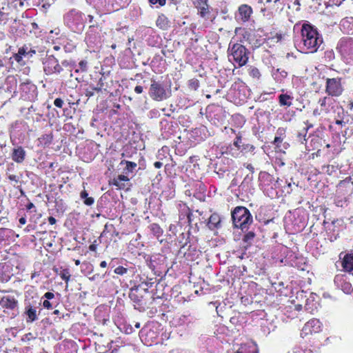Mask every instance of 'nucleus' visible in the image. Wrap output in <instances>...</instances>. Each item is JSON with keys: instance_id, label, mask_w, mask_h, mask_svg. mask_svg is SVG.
I'll use <instances>...</instances> for the list:
<instances>
[{"instance_id": "nucleus-1", "label": "nucleus", "mask_w": 353, "mask_h": 353, "mask_svg": "<svg viewBox=\"0 0 353 353\" xmlns=\"http://www.w3.org/2000/svg\"><path fill=\"white\" fill-rule=\"evenodd\" d=\"M302 49L308 52H316L323 43V39L316 29L310 24L304 23L301 28Z\"/></svg>"}, {"instance_id": "nucleus-2", "label": "nucleus", "mask_w": 353, "mask_h": 353, "mask_svg": "<svg viewBox=\"0 0 353 353\" xmlns=\"http://www.w3.org/2000/svg\"><path fill=\"white\" fill-rule=\"evenodd\" d=\"M232 218L234 226L242 230L252 222V216L245 207H236L232 213Z\"/></svg>"}, {"instance_id": "nucleus-3", "label": "nucleus", "mask_w": 353, "mask_h": 353, "mask_svg": "<svg viewBox=\"0 0 353 353\" xmlns=\"http://www.w3.org/2000/svg\"><path fill=\"white\" fill-rule=\"evenodd\" d=\"M230 59L241 67L246 64L248 60L246 48L241 44L235 43L230 49Z\"/></svg>"}, {"instance_id": "nucleus-4", "label": "nucleus", "mask_w": 353, "mask_h": 353, "mask_svg": "<svg viewBox=\"0 0 353 353\" xmlns=\"http://www.w3.org/2000/svg\"><path fill=\"white\" fill-rule=\"evenodd\" d=\"M340 78L327 79L326 81V92L332 97L340 96L343 92Z\"/></svg>"}, {"instance_id": "nucleus-5", "label": "nucleus", "mask_w": 353, "mask_h": 353, "mask_svg": "<svg viewBox=\"0 0 353 353\" xmlns=\"http://www.w3.org/2000/svg\"><path fill=\"white\" fill-rule=\"evenodd\" d=\"M35 54V50L31 49L27 46H24L19 49L18 52L14 54V57L17 62L21 65H24L25 62L23 61V57L29 59L32 57Z\"/></svg>"}, {"instance_id": "nucleus-6", "label": "nucleus", "mask_w": 353, "mask_h": 353, "mask_svg": "<svg viewBox=\"0 0 353 353\" xmlns=\"http://www.w3.org/2000/svg\"><path fill=\"white\" fill-rule=\"evenodd\" d=\"M150 93L151 97L155 100L161 101L166 97L165 89L161 84L153 81L150 85Z\"/></svg>"}, {"instance_id": "nucleus-7", "label": "nucleus", "mask_w": 353, "mask_h": 353, "mask_svg": "<svg viewBox=\"0 0 353 353\" xmlns=\"http://www.w3.org/2000/svg\"><path fill=\"white\" fill-rule=\"evenodd\" d=\"M321 323L319 320L314 319L309 321L302 330V334H307L310 333H317L320 332Z\"/></svg>"}, {"instance_id": "nucleus-8", "label": "nucleus", "mask_w": 353, "mask_h": 353, "mask_svg": "<svg viewBox=\"0 0 353 353\" xmlns=\"http://www.w3.org/2000/svg\"><path fill=\"white\" fill-rule=\"evenodd\" d=\"M335 283L341 287L343 292L347 294H350L353 288L350 282L347 281L346 278L343 275H338L335 277Z\"/></svg>"}, {"instance_id": "nucleus-9", "label": "nucleus", "mask_w": 353, "mask_h": 353, "mask_svg": "<svg viewBox=\"0 0 353 353\" xmlns=\"http://www.w3.org/2000/svg\"><path fill=\"white\" fill-rule=\"evenodd\" d=\"M343 270L353 275V254H345L341 261Z\"/></svg>"}, {"instance_id": "nucleus-10", "label": "nucleus", "mask_w": 353, "mask_h": 353, "mask_svg": "<svg viewBox=\"0 0 353 353\" xmlns=\"http://www.w3.org/2000/svg\"><path fill=\"white\" fill-rule=\"evenodd\" d=\"M26 152L21 147L14 149L12 159L17 163H21L25 159Z\"/></svg>"}, {"instance_id": "nucleus-11", "label": "nucleus", "mask_w": 353, "mask_h": 353, "mask_svg": "<svg viewBox=\"0 0 353 353\" xmlns=\"http://www.w3.org/2000/svg\"><path fill=\"white\" fill-rule=\"evenodd\" d=\"M239 12L241 15V20L246 21L248 20L252 14V8L247 5H241L239 8Z\"/></svg>"}, {"instance_id": "nucleus-12", "label": "nucleus", "mask_w": 353, "mask_h": 353, "mask_svg": "<svg viewBox=\"0 0 353 353\" xmlns=\"http://www.w3.org/2000/svg\"><path fill=\"white\" fill-rule=\"evenodd\" d=\"M129 181V179L125 175H119L117 178L112 180V184L116 186L118 189H123L125 187V182Z\"/></svg>"}, {"instance_id": "nucleus-13", "label": "nucleus", "mask_w": 353, "mask_h": 353, "mask_svg": "<svg viewBox=\"0 0 353 353\" xmlns=\"http://www.w3.org/2000/svg\"><path fill=\"white\" fill-rule=\"evenodd\" d=\"M220 223V216L217 214H212L209 218L208 226L210 229H214L218 228Z\"/></svg>"}, {"instance_id": "nucleus-14", "label": "nucleus", "mask_w": 353, "mask_h": 353, "mask_svg": "<svg viewBox=\"0 0 353 353\" xmlns=\"http://www.w3.org/2000/svg\"><path fill=\"white\" fill-rule=\"evenodd\" d=\"M279 103L281 105L290 106L292 105V97L288 94H281L279 96Z\"/></svg>"}, {"instance_id": "nucleus-15", "label": "nucleus", "mask_w": 353, "mask_h": 353, "mask_svg": "<svg viewBox=\"0 0 353 353\" xmlns=\"http://www.w3.org/2000/svg\"><path fill=\"white\" fill-rule=\"evenodd\" d=\"M157 26L162 29H165L167 27V18L164 15L159 16L157 20Z\"/></svg>"}, {"instance_id": "nucleus-16", "label": "nucleus", "mask_w": 353, "mask_h": 353, "mask_svg": "<svg viewBox=\"0 0 353 353\" xmlns=\"http://www.w3.org/2000/svg\"><path fill=\"white\" fill-rule=\"evenodd\" d=\"M8 178L9 180L12 182H14V183H18L20 182L21 179L22 178V174H13L7 172Z\"/></svg>"}, {"instance_id": "nucleus-17", "label": "nucleus", "mask_w": 353, "mask_h": 353, "mask_svg": "<svg viewBox=\"0 0 353 353\" xmlns=\"http://www.w3.org/2000/svg\"><path fill=\"white\" fill-rule=\"evenodd\" d=\"M250 75L255 79H259L260 77L259 70L256 68H252L250 70Z\"/></svg>"}, {"instance_id": "nucleus-18", "label": "nucleus", "mask_w": 353, "mask_h": 353, "mask_svg": "<svg viewBox=\"0 0 353 353\" xmlns=\"http://www.w3.org/2000/svg\"><path fill=\"white\" fill-rule=\"evenodd\" d=\"M126 170L129 172L132 170L137 167V163L131 161H125Z\"/></svg>"}, {"instance_id": "nucleus-19", "label": "nucleus", "mask_w": 353, "mask_h": 353, "mask_svg": "<svg viewBox=\"0 0 353 353\" xmlns=\"http://www.w3.org/2000/svg\"><path fill=\"white\" fill-rule=\"evenodd\" d=\"M28 316L30 319L31 321H33L36 319V311L34 309H29L28 311Z\"/></svg>"}, {"instance_id": "nucleus-20", "label": "nucleus", "mask_w": 353, "mask_h": 353, "mask_svg": "<svg viewBox=\"0 0 353 353\" xmlns=\"http://www.w3.org/2000/svg\"><path fill=\"white\" fill-rule=\"evenodd\" d=\"M126 272H127V270L122 266H119L114 270V272L116 274H120V275H122V274L126 273Z\"/></svg>"}, {"instance_id": "nucleus-21", "label": "nucleus", "mask_w": 353, "mask_h": 353, "mask_svg": "<svg viewBox=\"0 0 353 353\" xmlns=\"http://www.w3.org/2000/svg\"><path fill=\"white\" fill-rule=\"evenodd\" d=\"M6 305L9 307H12V308L15 307L16 303H17L14 299H8V298H7L6 299Z\"/></svg>"}, {"instance_id": "nucleus-22", "label": "nucleus", "mask_w": 353, "mask_h": 353, "mask_svg": "<svg viewBox=\"0 0 353 353\" xmlns=\"http://www.w3.org/2000/svg\"><path fill=\"white\" fill-rule=\"evenodd\" d=\"M149 2L152 5L159 3V6H162L165 4L166 0H149Z\"/></svg>"}, {"instance_id": "nucleus-23", "label": "nucleus", "mask_w": 353, "mask_h": 353, "mask_svg": "<svg viewBox=\"0 0 353 353\" xmlns=\"http://www.w3.org/2000/svg\"><path fill=\"white\" fill-rule=\"evenodd\" d=\"M254 237V232H250L247 234H245V236L244 237V240L245 241H250V240L253 239Z\"/></svg>"}, {"instance_id": "nucleus-24", "label": "nucleus", "mask_w": 353, "mask_h": 353, "mask_svg": "<svg viewBox=\"0 0 353 353\" xmlns=\"http://www.w3.org/2000/svg\"><path fill=\"white\" fill-rule=\"evenodd\" d=\"M63 100L59 98L56 99L54 101V105L58 108H61L63 105Z\"/></svg>"}, {"instance_id": "nucleus-25", "label": "nucleus", "mask_w": 353, "mask_h": 353, "mask_svg": "<svg viewBox=\"0 0 353 353\" xmlns=\"http://www.w3.org/2000/svg\"><path fill=\"white\" fill-rule=\"evenodd\" d=\"M94 203V199L92 197H87L84 200V203L87 205H91Z\"/></svg>"}, {"instance_id": "nucleus-26", "label": "nucleus", "mask_w": 353, "mask_h": 353, "mask_svg": "<svg viewBox=\"0 0 353 353\" xmlns=\"http://www.w3.org/2000/svg\"><path fill=\"white\" fill-rule=\"evenodd\" d=\"M43 305L45 308L47 309H51L52 308V304L48 300H45L43 303Z\"/></svg>"}, {"instance_id": "nucleus-27", "label": "nucleus", "mask_w": 353, "mask_h": 353, "mask_svg": "<svg viewBox=\"0 0 353 353\" xmlns=\"http://www.w3.org/2000/svg\"><path fill=\"white\" fill-rule=\"evenodd\" d=\"M143 87L141 86V85H137L134 88V91L137 93V94H141L143 92Z\"/></svg>"}, {"instance_id": "nucleus-28", "label": "nucleus", "mask_w": 353, "mask_h": 353, "mask_svg": "<svg viewBox=\"0 0 353 353\" xmlns=\"http://www.w3.org/2000/svg\"><path fill=\"white\" fill-rule=\"evenodd\" d=\"M44 296L48 299H52L54 298V295L53 293L48 292L44 294Z\"/></svg>"}, {"instance_id": "nucleus-29", "label": "nucleus", "mask_w": 353, "mask_h": 353, "mask_svg": "<svg viewBox=\"0 0 353 353\" xmlns=\"http://www.w3.org/2000/svg\"><path fill=\"white\" fill-rule=\"evenodd\" d=\"M86 62L84 61H81L80 63H79V65L81 68L82 70H85V66H86Z\"/></svg>"}, {"instance_id": "nucleus-30", "label": "nucleus", "mask_w": 353, "mask_h": 353, "mask_svg": "<svg viewBox=\"0 0 353 353\" xmlns=\"http://www.w3.org/2000/svg\"><path fill=\"white\" fill-rule=\"evenodd\" d=\"M48 222L50 224L53 225L56 223V219L52 216H50L48 218Z\"/></svg>"}, {"instance_id": "nucleus-31", "label": "nucleus", "mask_w": 353, "mask_h": 353, "mask_svg": "<svg viewBox=\"0 0 353 353\" xmlns=\"http://www.w3.org/2000/svg\"><path fill=\"white\" fill-rule=\"evenodd\" d=\"M154 167L157 168H161V166L163 165V163L161 162H159V161H157L154 163Z\"/></svg>"}, {"instance_id": "nucleus-32", "label": "nucleus", "mask_w": 353, "mask_h": 353, "mask_svg": "<svg viewBox=\"0 0 353 353\" xmlns=\"http://www.w3.org/2000/svg\"><path fill=\"white\" fill-rule=\"evenodd\" d=\"M207 12H208L207 9H206V8H203L201 9V15L202 17H204V16H205V14Z\"/></svg>"}, {"instance_id": "nucleus-33", "label": "nucleus", "mask_w": 353, "mask_h": 353, "mask_svg": "<svg viewBox=\"0 0 353 353\" xmlns=\"http://www.w3.org/2000/svg\"><path fill=\"white\" fill-rule=\"evenodd\" d=\"M81 198L86 199L88 197V193L86 192V191H83L81 193Z\"/></svg>"}, {"instance_id": "nucleus-34", "label": "nucleus", "mask_w": 353, "mask_h": 353, "mask_svg": "<svg viewBox=\"0 0 353 353\" xmlns=\"http://www.w3.org/2000/svg\"><path fill=\"white\" fill-rule=\"evenodd\" d=\"M19 223L22 225H24L26 223V220L24 217H21L19 219Z\"/></svg>"}, {"instance_id": "nucleus-35", "label": "nucleus", "mask_w": 353, "mask_h": 353, "mask_svg": "<svg viewBox=\"0 0 353 353\" xmlns=\"http://www.w3.org/2000/svg\"><path fill=\"white\" fill-rule=\"evenodd\" d=\"M100 266L101 268H105L107 266V263L105 261H101L100 263Z\"/></svg>"}, {"instance_id": "nucleus-36", "label": "nucleus", "mask_w": 353, "mask_h": 353, "mask_svg": "<svg viewBox=\"0 0 353 353\" xmlns=\"http://www.w3.org/2000/svg\"><path fill=\"white\" fill-rule=\"evenodd\" d=\"M90 250H92V251H95L96 250V245L92 244V245H90Z\"/></svg>"}, {"instance_id": "nucleus-37", "label": "nucleus", "mask_w": 353, "mask_h": 353, "mask_svg": "<svg viewBox=\"0 0 353 353\" xmlns=\"http://www.w3.org/2000/svg\"><path fill=\"white\" fill-rule=\"evenodd\" d=\"M326 103V97H325L321 101V105L323 106L325 105Z\"/></svg>"}, {"instance_id": "nucleus-38", "label": "nucleus", "mask_w": 353, "mask_h": 353, "mask_svg": "<svg viewBox=\"0 0 353 353\" xmlns=\"http://www.w3.org/2000/svg\"><path fill=\"white\" fill-rule=\"evenodd\" d=\"M244 347L243 346H241V348L237 351L236 353H244Z\"/></svg>"}, {"instance_id": "nucleus-39", "label": "nucleus", "mask_w": 353, "mask_h": 353, "mask_svg": "<svg viewBox=\"0 0 353 353\" xmlns=\"http://www.w3.org/2000/svg\"><path fill=\"white\" fill-rule=\"evenodd\" d=\"M33 207H34V204H33V203H30V204H28V209H31V208H33Z\"/></svg>"}, {"instance_id": "nucleus-40", "label": "nucleus", "mask_w": 353, "mask_h": 353, "mask_svg": "<svg viewBox=\"0 0 353 353\" xmlns=\"http://www.w3.org/2000/svg\"><path fill=\"white\" fill-rule=\"evenodd\" d=\"M301 307H302L301 305H298L296 306V308L297 310H301Z\"/></svg>"}, {"instance_id": "nucleus-41", "label": "nucleus", "mask_w": 353, "mask_h": 353, "mask_svg": "<svg viewBox=\"0 0 353 353\" xmlns=\"http://www.w3.org/2000/svg\"><path fill=\"white\" fill-rule=\"evenodd\" d=\"M193 86H194V88L196 89V87L198 86V83H197V82H194V83H193Z\"/></svg>"}, {"instance_id": "nucleus-42", "label": "nucleus", "mask_w": 353, "mask_h": 353, "mask_svg": "<svg viewBox=\"0 0 353 353\" xmlns=\"http://www.w3.org/2000/svg\"><path fill=\"white\" fill-rule=\"evenodd\" d=\"M279 141H281L280 138L276 137L275 139H274V142H279Z\"/></svg>"}, {"instance_id": "nucleus-43", "label": "nucleus", "mask_w": 353, "mask_h": 353, "mask_svg": "<svg viewBox=\"0 0 353 353\" xmlns=\"http://www.w3.org/2000/svg\"><path fill=\"white\" fill-rule=\"evenodd\" d=\"M347 182V181H341L340 185H345Z\"/></svg>"}, {"instance_id": "nucleus-44", "label": "nucleus", "mask_w": 353, "mask_h": 353, "mask_svg": "<svg viewBox=\"0 0 353 353\" xmlns=\"http://www.w3.org/2000/svg\"><path fill=\"white\" fill-rule=\"evenodd\" d=\"M252 347H254V349L255 350V352H256L257 350H256V345L255 344H252Z\"/></svg>"}, {"instance_id": "nucleus-45", "label": "nucleus", "mask_w": 353, "mask_h": 353, "mask_svg": "<svg viewBox=\"0 0 353 353\" xmlns=\"http://www.w3.org/2000/svg\"><path fill=\"white\" fill-rule=\"evenodd\" d=\"M75 264H76L77 265H79V264H80V261H79V260H76V261H75Z\"/></svg>"}, {"instance_id": "nucleus-46", "label": "nucleus", "mask_w": 353, "mask_h": 353, "mask_svg": "<svg viewBox=\"0 0 353 353\" xmlns=\"http://www.w3.org/2000/svg\"><path fill=\"white\" fill-rule=\"evenodd\" d=\"M135 327L137 328H139L140 327V323H137L136 325H135Z\"/></svg>"}, {"instance_id": "nucleus-47", "label": "nucleus", "mask_w": 353, "mask_h": 353, "mask_svg": "<svg viewBox=\"0 0 353 353\" xmlns=\"http://www.w3.org/2000/svg\"><path fill=\"white\" fill-rule=\"evenodd\" d=\"M279 1H280V0H274V2L275 3H277V2H279Z\"/></svg>"}, {"instance_id": "nucleus-48", "label": "nucleus", "mask_w": 353, "mask_h": 353, "mask_svg": "<svg viewBox=\"0 0 353 353\" xmlns=\"http://www.w3.org/2000/svg\"><path fill=\"white\" fill-rule=\"evenodd\" d=\"M239 142H235V145L238 146Z\"/></svg>"}, {"instance_id": "nucleus-49", "label": "nucleus", "mask_w": 353, "mask_h": 353, "mask_svg": "<svg viewBox=\"0 0 353 353\" xmlns=\"http://www.w3.org/2000/svg\"><path fill=\"white\" fill-rule=\"evenodd\" d=\"M239 142H235V145L238 146Z\"/></svg>"}, {"instance_id": "nucleus-50", "label": "nucleus", "mask_w": 353, "mask_h": 353, "mask_svg": "<svg viewBox=\"0 0 353 353\" xmlns=\"http://www.w3.org/2000/svg\"><path fill=\"white\" fill-rule=\"evenodd\" d=\"M352 184L353 185V181H352Z\"/></svg>"}]
</instances>
